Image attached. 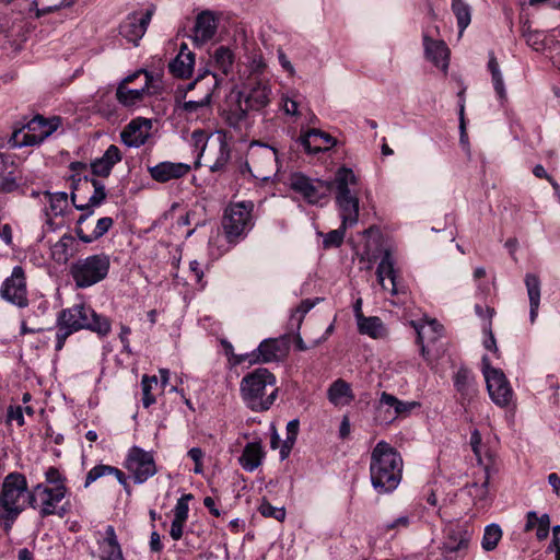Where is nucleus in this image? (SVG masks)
Wrapping results in <instances>:
<instances>
[{
  "label": "nucleus",
  "mask_w": 560,
  "mask_h": 560,
  "mask_svg": "<svg viewBox=\"0 0 560 560\" xmlns=\"http://www.w3.org/2000/svg\"><path fill=\"white\" fill-rule=\"evenodd\" d=\"M264 451L259 442L247 443L240 457V464L246 471H254L258 468L264 458Z\"/></svg>",
  "instance_id": "ea45409f"
},
{
  "label": "nucleus",
  "mask_w": 560,
  "mask_h": 560,
  "mask_svg": "<svg viewBox=\"0 0 560 560\" xmlns=\"http://www.w3.org/2000/svg\"><path fill=\"white\" fill-rule=\"evenodd\" d=\"M151 129L152 121L150 119L135 118L121 131V140L127 147L139 148L149 139Z\"/></svg>",
  "instance_id": "412c9836"
},
{
  "label": "nucleus",
  "mask_w": 560,
  "mask_h": 560,
  "mask_svg": "<svg viewBox=\"0 0 560 560\" xmlns=\"http://www.w3.org/2000/svg\"><path fill=\"white\" fill-rule=\"evenodd\" d=\"M281 109L285 115L299 116V101L294 92H287L281 96Z\"/></svg>",
  "instance_id": "6e6d98bb"
},
{
  "label": "nucleus",
  "mask_w": 560,
  "mask_h": 560,
  "mask_svg": "<svg viewBox=\"0 0 560 560\" xmlns=\"http://www.w3.org/2000/svg\"><path fill=\"white\" fill-rule=\"evenodd\" d=\"M454 386L456 390L464 397L469 398L476 394V384L472 373L466 369L460 368L454 375Z\"/></svg>",
  "instance_id": "49530a36"
},
{
  "label": "nucleus",
  "mask_w": 560,
  "mask_h": 560,
  "mask_svg": "<svg viewBox=\"0 0 560 560\" xmlns=\"http://www.w3.org/2000/svg\"><path fill=\"white\" fill-rule=\"evenodd\" d=\"M319 299L304 300L300 305L291 313L290 325L292 328L300 329L304 316L317 304Z\"/></svg>",
  "instance_id": "5fc2aeb1"
},
{
  "label": "nucleus",
  "mask_w": 560,
  "mask_h": 560,
  "mask_svg": "<svg viewBox=\"0 0 560 560\" xmlns=\"http://www.w3.org/2000/svg\"><path fill=\"white\" fill-rule=\"evenodd\" d=\"M480 445L481 434L477 429H475L470 434V446L479 463L481 462Z\"/></svg>",
  "instance_id": "338daca9"
},
{
  "label": "nucleus",
  "mask_w": 560,
  "mask_h": 560,
  "mask_svg": "<svg viewBox=\"0 0 560 560\" xmlns=\"http://www.w3.org/2000/svg\"><path fill=\"white\" fill-rule=\"evenodd\" d=\"M248 160L245 168L257 179L267 180L270 178L275 165L278 162L277 150L270 145L253 141L248 148Z\"/></svg>",
  "instance_id": "9d476101"
},
{
  "label": "nucleus",
  "mask_w": 560,
  "mask_h": 560,
  "mask_svg": "<svg viewBox=\"0 0 560 560\" xmlns=\"http://www.w3.org/2000/svg\"><path fill=\"white\" fill-rule=\"evenodd\" d=\"M37 490H40V515L47 516L57 514L63 516L66 509L60 505V503L66 497L67 489L65 478L59 470L50 467L45 472V482L37 485Z\"/></svg>",
  "instance_id": "423d86ee"
},
{
  "label": "nucleus",
  "mask_w": 560,
  "mask_h": 560,
  "mask_svg": "<svg viewBox=\"0 0 560 560\" xmlns=\"http://www.w3.org/2000/svg\"><path fill=\"white\" fill-rule=\"evenodd\" d=\"M92 186L94 188L93 194L89 197V201L86 205H77L75 203V195L72 194V201L77 209L79 210H91L94 207L102 205V202L106 198L105 187L96 179H92Z\"/></svg>",
  "instance_id": "8fccbe9b"
},
{
  "label": "nucleus",
  "mask_w": 560,
  "mask_h": 560,
  "mask_svg": "<svg viewBox=\"0 0 560 560\" xmlns=\"http://www.w3.org/2000/svg\"><path fill=\"white\" fill-rule=\"evenodd\" d=\"M404 462L395 447L380 441L371 453L370 479L378 494H388L396 490L402 478Z\"/></svg>",
  "instance_id": "f257e3e1"
},
{
  "label": "nucleus",
  "mask_w": 560,
  "mask_h": 560,
  "mask_svg": "<svg viewBox=\"0 0 560 560\" xmlns=\"http://www.w3.org/2000/svg\"><path fill=\"white\" fill-rule=\"evenodd\" d=\"M327 399L336 408H342L354 400V393L348 382L338 378L327 388Z\"/></svg>",
  "instance_id": "bb28decb"
},
{
  "label": "nucleus",
  "mask_w": 560,
  "mask_h": 560,
  "mask_svg": "<svg viewBox=\"0 0 560 560\" xmlns=\"http://www.w3.org/2000/svg\"><path fill=\"white\" fill-rule=\"evenodd\" d=\"M481 364L487 390L492 402L500 408L514 410L516 407L514 392L504 373L500 369L491 366L486 355L482 358Z\"/></svg>",
  "instance_id": "6e6552de"
},
{
  "label": "nucleus",
  "mask_w": 560,
  "mask_h": 560,
  "mask_svg": "<svg viewBox=\"0 0 560 560\" xmlns=\"http://www.w3.org/2000/svg\"><path fill=\"white\" fill-rule=\"evenodd\" d=\"M215 142L218 152L215 155L214 162L210 165L211 172H219L223 170L230 161L231 158V148L230 140L231 138L228 136V132L224 130L214 131L209 138Z\"/></svg>",
  "instance_id": "c756f323"
},
{
  "label": "nucleus",
  "mask_w": 560,
  "mask_h": 560,
  "mask_svg": "<svg viewBox=\"0 0 560 560\" xmlns=\"http://www.w3.org/2000/svg\"><path fill=\"white\" fill-rule=\"evenodd\" d=\"M48 207L45 208L44 232H55L65 225V213L69 209L66 192L48 194Z\"/></svg>",
  "instance_id": "dca6fc26"
},
{
  "label": "nucleus",
  "mask_w": 560,
  "mask_h": 560,
  "mask_svg": "<svg viewBox=\"0 0 560 560\" xmlns=\"http://www.w3.org/2000/svg\"><path fill=\"white\" fill-rule=\"evenodd\" d=\"M212 92L208 90L198 101H186L182 108L188 119H208L211 115Z\"/></svg>",
  "instance_id": "f704fd0d"
},
{
  "label": "nucleus",
  "mask_w": 560,
  "mask_h": 560,
  "mask_svg": "<svg viewBox=\"0 0 560 560\" xmlns=\"http://www.w3.org/2000/svg\"><path fill=\"white\" fill-rule=\"evenodd\" d=\"M290 187L311 205H324L331 191V184L318 178H310L303 174H294Z\"/></svg>",
  "instance_id": "f8f14e48"
},
{
  "label": "nucleus",
  "mask_w": 560,
  "mask_h": 560,
  "mask_svg": "<svg viewBox=\"0 0 560 560\" xmlns=\"http://www.w3.org/2000/svg\"><path fill=\"white\" fill-rule=\"evenodd\" d=\"M125 468L129 471L136 483H143L158 472L152 452L139 446H132L126 456Z\"/></svg>",
  "instance_id": "ddd939ff"
},
{
  "label": "nucleus",
  "mask_w": 560,
  "mask_h": 560,
  "mask_svg": "<svg viewBox=\"0 0 560 560\" xmlns=\"http://www.w3.org/2000/svg\"><path fill=\"white\" fill-rule=\"evenodd\" d=\"M238 97L252 112H261L271 104L272 85L270 79L240 82Z\"/></svg>",
  "instance_id": "9b49d317"
},
{
  "label": "nucleus",
  "mask_w": 560,
  "mask_h": 560,
  "mask_svg": "<svg viewBox=\"0 0 560 560\" xmlns=\"http://www.w3.org/2000/svg\"><path fill=\"white\" fill-rule=\"evenodd\" d=\"M268 63L259 49H254L245 55V61L238 70L240 82L268 79L266 75Z\"/></svg>",
  "instance_id": "aec40b11"
},
{
  "label": "nucleus",
  "mask_w": 560,
  "mask_h": 560,
  "mask_svg": "<svg viewBox=\"0 0 560 560\" xmlns=\"http://www.w3.org/2000/svg\"><path fill=\"white\" fill-rule=\"evenodd\" d=\"M161 91V80L145 70H139L127 75L117 86L116 98L125 107H137L144 95L158 94Z\"/></svg>",
  "instance_id": "20e7f679"
},
{
  "label": "nucleus",
  "mask_w": 560,
  "mask_h": 560,
  "mask_svg": "<svg viewBox=\"0 0 560 560\" xmlns=\"http://www.w3.org/2000/svg\"><path fill=\"white\" fill-rule=\"evenodd\" d=\"M248 112L247 106L243 103V100L238 97L236 104L230 105L226 109L223 110L222 116L225 122L234 128L241 129L247 119Z\"/></svg>",
  "instance_id": "c03bdc74"
},
{
  "label": "nucleus",
  "mask_w": 560,
  "mask_h": 560,
  "mask_svg": "<svg viewBox=\"0 0 560 560\" xmlns=\"http://www.w3.org/2000/svg\"><path fill=\"white\" fill-rule=\"evenodd\" d=\"M252 211L250 202L233 203L225 209L222 225L229 243H237L252 230Z\"/></svg>",
  "instance_id": "1a4fd4ad"
},
{
  "label": "nucleus",
  "mask_w": 560,
  "mask_h": 560,
  "mask_svg": "<svg viewBox=\"0 0 560 560\" xmlns=\"http://www.w3.org/2000/svg\"><path fill=\"white\" fill-rule=\"evenodd\" d=\"M98 551L100 560H125L115 528L112 525L105 528V536L98 541Z\"/></svg>",
  "instance_id": "cd10ccee"
},
{
  "label": "nucleus",
  "mask_w": 560,
  "mask_h": 560,
  "mask_svg": "<svg viewBox=\"0 0 560 560\" xmlns=\"http://www.w3.org/2000/svg\"><path fill=\"white\" fill-rule=\"evenodd\" d=\"M524 281L529 300V322L534 324L540 306V280L534 273H526Z\"/></svg>",
  "instance_id": "e433bc0d"
},
{
  "label": "nucleus",
  "mask_w": 560,
  "mask_h": 560,
  "mask_svg": "<svg viewBox=\"0 0 560 560\" xmlns=\"http://www.w3.org/2000/svg\"><path fill=\"white\" fill-rule=\"evenodd\" d=\"M491 80L498 97L503 102L506 98V90L502 73L491 75Z\"/></svg>",
  "instance_id": "e2e57ef3"
},
{
  "label": "nucleus",
  "mask_w": 560,
  "mask_h": 560,
  "mask_svg": "<svg viewBox=\"0 0 560 560\" xmlns=\"http://www.w3.org/2000/svg\"><path fill=\"white\" fill-rule=\"evenodd\" d=\"M420 407L418 401H405L393 394L383 392L376 406V419L381 423H392L400 417L409 416Z\"/></svg>",
  "instance_id": "4468645a"
},
{
  "label": "nucleus",
  "mask_w": 560,
  "mask_h": 560,
  "mask_svg": "<svg viewBox=\"0 0 560 560\" xmlns=\"http://www.w3.org/2000/svg\"><path fill=\"white\" fill-rule=\"evenodd\" d=\"M278 60L281 66V68L288 72L290 77H293L295 74V69L291 61L289 60L288 56L284 54L282 49H278Z\"/></svg>",
  "instance_id": "69168bd1"
},
{
  "label": "nucleus",
  "mask_w": 560,
  "mask_h": 560,
  "mask_svg": "<svg viewBox=\"0 0 560 560\" xmlns=\"http://www.w3.org/2000/svg\"><path fill=\"white\" fill-rule=\"evenodd\" d=\"M35 122V117L31 118L26 124L18 122L13 127L12 135L9 139L11 148H22L33 145L35 143V135L32 132V125Z\"/></svg>",
  "instance_id": "58836bf2"
},
{
  "label": "nucleus",
  "mask_w": 560,
  "mask_h": 560,
  "mask_svg": "<svg viewBox=\"0 0 560 560\" xmlns=\"http://www.w3.org/2000/svg\"><path fill=\"white\" fill-rule=\"evenodd\" d=\"M502 538V529L498 524H489L485 528L481 546L486 551H492L497 548Z\"/></svg>",
  "instance_id": "3c124183"
},
{
  "label": "nucleus",
  "mask_w": 560,
  "mask_h": 560,
  "mask_svg": "<svg viewBox=\"0 0 560 560\" xmlns=\"http://www.w3.org/2000/svg\"><path fill=\"white\" fill-rule=\"evenodd\" d=\"M489 469L485 467L482 476L478 481L468 486V494L472 498L475 505L485 508L489 500Z\"/></svg>",
  "instance_id": "79ce46f5"
},
{
  "label": "nucleus",
  "mask_w": 560,
  "mask_h": 560,
  "mask_svg": "<svg viewBox=\"0 0 560 560\" xmlns=\"http://www.w3.org/2000/svg\"><path fill=\"white\" fill-rule=\"evenodd\" d=\"M110 267L106 254H95L71 264L70 276L78 288H89L106 278Z\"/></svg>",
  "instance_id": "0eeeda50"
},
{
  "label": "nucleus",
  "mask_w": 560,
  "mask_h": 560,
  "mask_svg": "<svg viewBox=\"0 0 560 560\" xmlns=\"http://www.w3.org/2000/svg\"><path fill=\"white\" fill-rule=\"evenodd\" d=\"M470 540V534L459 527H448L446 530L443 547L446 551L455 552L467 548Z\"/></svg>",
  "instance_id": "37998d69"
},
{
  "label": "nucleus",
  "mask_w": 560,
  "mask_h": 560,
  "mask_svg": "<svg viewBox=\"0 0 560 560\" xmlns=\"http://www.w3.org/2000/svg\"><path fill=\"white\" fill-rule=\"evenodd\" d=\"M212 67L223 75L233 73L235 54L228 46H219L211 55Z\"/></svg>",
  "instance_id": "4c0bfd02"
},
{
  "label": "nucleus",
  "mask_w": 560,
  "mask_h": 560,
  "mask_svg": "<svg viewBox=\"0 0 560 560\" xmlns=\"http://www.w3.org/2000/svg\"><path fill=\"white\" fill-rule=\"evenodd\" d=\"M329 183L336 196H347L357 194L353 188L358 185L359 178L351 168L342 166L337 170L334 179Z\"/></svg>",
  "instance_id": "2f4dec72"
},
{
  "label": "nucleus",
  "mask_w": 560,
  "mask_h": 560,
  "mask_svg": "<svg viewBox=\"0 0 560 560\" xmlns=\"http://www.w3.org/2000/svg\"><path fill=\"white\" fill-rule=\"evenodd\" d=\"M151 16L150 10L130 13L120 24V34L127 40L137 44L145 34Z\"/></svg>",
  "instance_id": "6ab92c4d"
},
{
  "label": "nucleus",
  "mask_w": 560,
  "mask_h": 560,
  "mask_svg": "<svg viewBox=\"0 0 560 560\" xmlns=\"http://www.w3.org/2000/svg\"><path fill=\"white\" fill-rule=\"evenodd\" d=\"M187 521L173 518L170 529V536L173 540H179L184 534V527Z\"/></svg>",
  "instance_id": "0e129e2a"
},
{
  "label": "nucleus",
  "mask_w": 560,
  "mask_h": 560,
  "mask_svg": "<svg viewBox=\"0 0 560 560\" xmlns=\"http://www.w3.org/2000/svg\"><path fill=\"white\" fill-rule=\"evenodd\" d=\"M536 529V537L539 540H544L549 535L550 518L548 514L538 516L536 512L529 511L526 514L525 530L529 532Z\"/></svg>",
  "instance_id": "a18cd8bd"
},
{
  "label": "nucleus",
  "mask_w": 560,
  "mask_h": 560,
  "mask_svg": "<svg viewBox=\"0 0 560 560\" xmlns=\"http://www.w3.org/2000/svg\"><path fill=\"white\" fill-rule=\"evenodd\" d=\"M452 11L456 16L459 33L462 34L471 21V9L464 0H452Z\"/></svg>",
  "instance_id": "09e8293b"
},
{
  "label": "nucleus",
  "mask_w": 560,
  "mask_h": 560,
  "mask_svg": "<svg viewBox=\"0 0 560 560\" xmlns=\"http://www.w3.org/2000/svg\"><path fill=\"white\" fill-rule=\"evenodd\" d=\"M395 265L396 260L393 253L390 249H385L376 268V277L382 289L388 291L392 295H398L401 292L397 283L398 272Z\"/></svg>",
  "instance_id": "a211bd4d"
},
{
  "label": "nucleus",
  "mask_w": 560,
  "mask_h": 560,
  "mask_svg": "<svg viewBox=\"0 0 560 560\" xmlns=\"http://www.w3.org/2000/svg\"><path fill=\"white\" fill-rule=\"evenodd\" d=\"M343 228H352L359 221L360 201L357 194L335 196Z\"/></svg>",
  "instance_id": "5701e85b"
},
{
  "label": "nucleus",
  "mask_w": 560,
  "mask_h": 560,
  "mask_svg": "<svg viewBox=\"0 0 560 560\" xmlns=\"http://www.w3.org/2000/svg\"><path fill=\"white\" fill-rule=\"evenodd\" d=\"M410 325L417 332V343L420 346V353L428 362L430 360L428 347L443 336V326L436 319H430L428 317L411 320Z\"/></svg>",
  "instance_id": "2eb2a0df"
},
{
  "label": "nucleus",
  "mask_w": 560,
  "mask_h": 560,
  "mask_svg": "<svg viewBox=\"0 0 560 560\" xmlns=\"http://www.w3.org/2000/svg\"><path fill=\"white\" fill-rule=\"evenodd\" d=\"M121 153L117 145H109L101 158L91 163L93 174L106 177L110 174L113 167L121 161Z\"/></svg>",
  "instance_id": "473e14b6"
},
{
  "label": "nucleus",
  "mask_w": 560,
  "mask_h": 560,
  "mask_svg": "<svg viewBox=\"0 0 560 560\" xmlns=\"http://www.w3.org/2000/svg\"><path fill=\"white\" fill-rule=\"evenodd\" d=\"M410 524V518L408 515H400L393 521H388L384 523L381 527L382 533L387 534L392 530H400L407 528Z\"/></svg>",
  "instance_id": "052dcab7"
},
{
  "label": "nucleus",
  "mask_w": 560,
  "mask_h": 560,
  "mask_svg": "<svg viewBox=\"0 0 560 560\" xmlns=\"http://www.w3.org/2000/svg\"><path fill=\"white\" fill-rule=\"evenodd\" d=\"M158 377L156 376H148L143 375L141 380V388H142V405L144 408H149L153 404H155L156 398L152 393L154 388L158 387Z\"/></svg>",
  "instance_id": "864d4df0"
},
{
  "label": "nucleus",
  "mask_w": 560,
  "mask_h": 560,
  "mask_svg": "<svg viewBox=\"0 0 560 560\" xmlns=\"http://www.w3.org/2000/svg\"><path fill=\"white\" fill-rule=\"evenodd\" d=\"M483 331L486 334V338L483 340V346L487 350L489 351H493L494 353L498 352V347H497V342H495V338L491 331V328H490V325L486 326L483 328Z\"/></svg>",
  "instance_id": "774afa93"
},
{
  "label": "nucleus",
  "mask_w": 560,
  "mask_h": 560,
  "mask_svg": "<svg viewBox=\"0 0 560 560\" xmlns=\"http://www.w3.org/2000/svg\"><path fill=\"white\" fill-rule=\"evenodd\" d=\"M56 332L57 351L61 350L68 336L82 329H89L98 336H107L112 325L107 317L97 314L91 306L81 303L62 310L57 317Z\"/></svg>",
  "instance_id": "f03ea898"
},
{
  "label": "nucleus",
  "mask_w": 560,
  "mask_h": 560,
  "mask_svg": "<svg viewBox=\"0 0 560 560\" xmlns=\"http://www.w3.org/2000/svg\"><path fill=\"white\" fill-rule=\"evenodd\" d=\"M359 334L372 339H385L388 336V329L384 322L377 316H365L357 322Z\"/></svg>",
  "instance_id": "c9c22d12"
},
{
  "label": "nucleus",
  "mask_w": 560,
  "mask_h": 560,
  "mask_svg": "<svg viewBox=\"0 0 560 560\" xmlns=\"http://www.w3.org/2000/svg\"><path fill=\"white\" fill-rule=\"evenodd\" d=\"M423 46L427 59L445 72L450 60V49L446 44L443 40L432 39L424 34Z\"/></svg>",
  "instance_id": "a878e982"
},
{
  "label": "nucleus",
  "mask_w": 560,
  "mask_h": 560,
  "mask_svg": "<svg viewBox=\"0 0 560 560\" xmlns=\"http://www.w3.org/2000/svg\"><path fill=\"white\" fill-rule=\"evenodd\" d=\"M285 353L284 342L280 339H265L257 348L253 362L269 363L278 361Z\"/></svg>",
  "instance_id": "72a5a7b5"
},
{
  "label": "nucleus",
  "mask_w": 560,
  "mask_h": 560,
  "mask_svg": "<svg viewBox=\"0 0 560 560\" xmlns=\"http://www.w3.org/2000/svg\"><path fill=\"white\" fill-rule=\"evenodd\" d=\"M30 499H32V495L27 491L25 477L16 472L9 474L3 481L0 493L2 510L0 518L5 522V528L10 527V524L23 511Z\"/></svg>",
  "instance_id": "39448f33"
},
{
  "label": "nucleus",
  "mask_w": 560,
  "mask_h": 560,
  "mask_svg": "<svg viewBox=\"0 0 560 560\" xmlns=\"http://www.w3.org/2000/svg\"><path fill=\"white\" fill-rule=\"evenodd\" d=\"M299 141L308 153L327 151L336 144V140L329 133L318 129H310L302 133Z\"/></svg>",
  "instance_id": "b1692460"
},
{
  "label": "nucleus",
  "mask_w": 560,
  "mask_h": 560,
  "mask_svg": "<svg viewBox=\"0 0 560 560\" xmlns=\"http://www.w3.org/2000/svg\"><path fill=\"white\" fill-rule=\"evenodd\" d=\"M299 429H300V422L298 419H293L288 422L287 438L280 448V458L281 459H285L289 456L291 448L293 447V445L296 441Z\"/></svg>",
  "instance_id": "603ef678"
},
{
  "label": "nucleus",
  "mask_w": 560,
  "mask_h": 560,
  "mask_svg": "<svg viewBox=\"0 0 560 560\" xmlns=\"http://www.w3.org/2000/svg\"><path fill=\"white\" fill-rule=\"evenodd\" d=\"M347 229L348 228H343L341 224L339 229L328 232L324 237V246L326 248L340 246L343 242L345 232Z\"/></svg>",
  "instance_id": "bf43d9fd"
},
{
  "label": "nucleus",
  "mask_w": 560,
  "mask_h": 560,
  "mask_svg": "<svg viewBox=\"0 0 560 560\" xmlns=\"http://www.w3.org/2000/svg\"><path fill=\"white\" fill-rule=\"evenodd\" d=\"M195 66V54L190 51L186 44L180 46L177 56L170 62L168 70L178 78H188L191 75Z\"/></svg>",
  "instance_id": "7c9ffc66"
},
{
  "label": "nucleus",
  "mask_w": 560,
  "mask_h": 560,
  "mask_svg": "<svg viewBox=\"0 0 560 560\" xmlns=\"http://www.w3.org/2000/svg\"><path fill=\"white\" fill-rule=\"evenodd\" d=\"M192 499V495L191 494H184L182 495L175 506H174V510H173V513H174V518L175 520H184V521H187L188 518V513H189V505H188V502Z\"/></svg>",
  "instance_id": "13d9d810"
},
{
  "label": "nucleus",
  "mask_w": 560,
  "mask_h": 560,
  "mask_svg": "<svg viewBox=\"0 0 560 560\" xmlns=\"http://www.w3.org/2000/svg\"><path fill=\"white\" fill-rule=\"evenodd\" d=\"M240 394L252 411H267L278 397L276 376L268 369H255L241 380Z\"/></svg>",
  "instance_id": "7ed1b4c3"
},
{
  "label": "nucleus",
  "mask_w": 560,
  "mask_h": 560,
  "mask_svg": "<svg viewBox=\"0 0 560 560\" xmlns=\"http://www.w3.org/2000/svg\"><path fill=\"white\" fill-rule=\"evenodd\" d=\"M0 293L2 299L19 307L27 305L25 277L21 267H14L11 277L2 283Z\"/></svg>",
  "instance_id": "f3484780"
},
{
  "label": "nucleus",
  "mask_w": 560,
  "mask_h": 560,
  "mask_svg": "<svg viewBox=\"0 0 560 560\" xmlns=\"http://www.w3.org/2000/svg\"><path fill=\"white\" fill-rule=\"evenodd\" d=\"M62 126L60 116L45 117L37 114V144L45 141Z\"/></svg>",
  "instance_id": "de8ad7c7"
},
{
  "label": "nucleus",
  "mask_w": 560,
  "mask_h": 560,
  "mask_svg": "<svg viewBox=\"0 0 560 560\" xmlns=\"http://www.w3.org/2000/svg\"><path fill=\"white\" fill-rule=\"evenodd\" d=\"M258 511L259 513L264 516V517H271V518H275L279 522H282L284 521L285 518V509L284 508H277V506H273L271 505L268 501L264 500L259 508H258Z\"/></svg>",
  "instance_id": "4d7b16f0"
},
{
  "label": "nucleus",
  "mask_w": 560,
  "mask_h": 560,
  "mask_svg": "<svg viewBox=\"0 0 560 560\" xmlns=\"http://www.w3.org/2000/svg\"><path fill=\"white\" fill-rule=\"evenodd\" d=\"M189 164L182 162L163 161L156 165L149 166L148 172L152 179L158 183H167L173 179H179L190 172Z\"/></svg>",
  "instance_id": "4be33fe9"
},
{
  "label": "nucleus",
  "mask_w": 560,
  "mask_h": 560,
  "mask_svg": "<svg viewBox=\"0 0 560 560\" xmlns=\"http://www.w3.org/2000/svg\"><path fill=\"white\" fill-rule=\"evenodd\" d=\"M112 474V466L108 465H96L86 475L85 487H89L92 482L96 481L101 477Z\"/></svg>",
  "instance_id": "680f3d73"
},
{
  "label": "nucleus",
  "mask_w": 560,
  "mask_h": 560,
  "mask_svg": "<svg viewBox=\"0 0 560 560\" xmlns=\"http://www.w3.org/2000/svg\"><path fill=\"white\" fill-rule=\"evenodd\" d=\"M92 210L88 211V213L82 214L75 228V234L83 242V243H92L98 238H101L103 235H105L109 229L113 226V219L110 217H103L97 220L96 225L92 233L86 234L81 226L82 223L92 214Z\"/></svg>",
  "instance_id": "c85d7f7f"
},
{
  "label": "nucleus",
  "mask_w": 560,
  "mask_h": 560,
  "mask_svg": "<svg viewBox=\"0 0 560 560\" xmlns=\"http://www.w3.org/2000/svg\"><path fill=\"white\" fill-rule=\"evenodd\" d=\"M218 30V18L211 11H203L197 15L194 26V40L202 45L213 38Z\"/></svg>",
  "instance_id": "393cba45"
},
{
  "label": "nucleus",
  "mask_w": 560,
  "mask_h": 560,
  "mask_svg": "<svg viewBox=\"0 0 560 560\" xmlns=\"http://www.w3.org/2000/svg\"><path fill=\"white\" fill-rule=\"evenodd\" d=\"M75 238L70 234H63L51 247V258L59 262L65 264L73 256L75 252Z\"/></svg>",
  "instance_id": "a19ab883"
}]
</instances>
